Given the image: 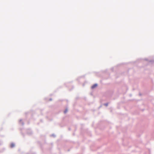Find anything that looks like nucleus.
<instances>
[{
  "label": "nucleus",
  "instance_id": "9b49d317",
  "mask_svg": "<svg viewBox=\"0 0 154 154\" xmlns=\"http://www.w3.org/2000/svg\"><path fill=\"white\" fill-rule=\"evenodd\" d=\"M145 60H146V61H148V59H145Z\"/></svg>",
  "mask_w": 154,
  "mask_h": 154
},
{
  "label": "nucleus",
  "instance_id": "39448f33",
  "mask_svg": "<svg viewBox=\"0 0 154 154\" xmlns=\"http://www.w3.org/2000/svg\"><path fill=\"white\" fill-rule=\"evenodd\" d=\"M67 112V109H66L65 110H64V113H66V112Z\"/></svg>",
  "mask_w": 154,
  "mask_h": 154
},
{
  "label": "nucleus",
  "instance_id": "f257e3e1",
  "mask_svg": "<svg viewBox=\"0 0 154 154\" xmlns=\"http://www.w3.org/2000/svg\"><path fill=\"white\" fill-rule=\"evenodd\" d=\"M27 133L29 135H30L32 134V132L30 130H29L27 131Z\"/></svg>",
  "mask_w": 154,
  "mask_h": 154
},
{
  "label": "nucleus",
  "instance_id": "20e7f679",
  "mask_svg": "<svg viewBox=\"0 0 154 154\" xmlns=\"http://www.w3.org/2000/svg\"><path fill=\"white\" fill-rule=\"evenodd\" d=\"M15 146V144L12 143H11L10 145V147L11 148H13V147H14Z\"/></svg>",
  "mask_w": 154,
  "mask_h": 154
},
{
  "label": "nucleus",
  "instance_id": "1a4fd4ad",
  "mask_svg": "<svg viewBox=\"0 0 154 154\" xmlns=\"http://www.w3.org/2000/svg\"><path fill=\"white\" fill-rule=\"evenodd\" d=\"M49 100L50 101H51L52 100V98H51L49 99Z\"/></svg>",
  "mask_w": 154,
  "mask_h": 154
},
{
  "label": "nucleus",
  "instance_id": "6e6552de",
  "mask_svg": "<svg viewBox=\"0 0 154 154\" xmlns=\"http://www.w3.org/2000/svg\"><path fill=\"white\" fill-rule=\"evenodd\" d=\"M113 67L112 68H111V70H112V71H113Z\"/></svg>",
  "mask_w": 154,
  "mask_h": 154
},
{
  "label": "nucleus",
  "instance_id": "f03ea898",
  "mask_svg": "<svg viewBox=\"0 0 154 154\" xmlns=\"http://www.w3.org/2000/svg\"><path fill=\"white\" fill-rule=\"evenodd\" d=\"M97 86V84H94L91 87L92 89H94Z\"/></svg>",
  "mask_w": 154,
  "mask_h": 154
},
{
  "label": "nucleus",
  "instance_id": "0eeeda50",
  "mask_svg": "<svg viewBox=\"0 0 154 154\" xmlns=\"http://www.w3.org/2000/svg\"><path fill=\"white\" fill-rule=\"evenodd\" d=\"M51 136H53V137H56V135L54 134H52L51 135Z\"/></svg>",
  "mask_w": 154,
  "mask_h": 154
},
{
  "label": "nucleus",
  "instance_id": "7ed1b4c3",
  "mask_svg": "<svg viewBox=\"0 0 154 154\" xmlns=\"http://www.w3.org/2000/svg\"><path fill=\"white\" fill-rule=\"evenodd\" d=\"M19 123L20 124H21L23 126L24 125V123L23 122H22V119H20V120Z\"/></svg>",
  "mask_w": 154,
  "mask_h": 154
},
{
  "label": "nucleus",
  "instance_id": "423d86ee",
  "mask_svg": "<svg viewBox=\"0 0 154 154\" xmlns=\"http://www.w3.org/2000/svg\"><path fill=\"white\" fill-rule=\"evenodd\" d=\"M108 103H106L104 104V105L106 106H108Z\"/></svg>",
  "mask_w": 154,
  "mask_h": 154
},
{
  "label": "nucleus",
  "instance_id": "9d476101",
  "mask_svg": "<svg viewBox=\"0 0 154 154\" xmlns=\"http://www.w3.org/2000/svg\"><path fill=\"white\" fill-rule=\"evenodd\" d=\"M149 62H152V60H149Z\"/></svg>",
  "mask_w": 154,
  "mask_h": 154
},
{
  "label": "nucleus",
  "instance_id": "f8f14e48",
  "mask_svg": "<svg viewBox=\"0 0 154 154\" xmlns=\"http://www.w3.org/2000/svg\"><path fill=\"white\" fill-rule=\"evenodd\" d=\"M70 129H70V128H69V130H70Z\"/></svg>",
  "mask_w": 154,
  "mask_h": 154
},
{
  "label": "nucleus",
  "instance_id": "ddd939ff",
  "mask_svg": "<svg viewBox=\"0 0 154 154\" xmlns=\"http://www.w3.org/2000/svg\"><path fill=\"white\" fill-rule=\"evenodd\" d=\"M139 95L140 96V95H141V94H140Z\"/></svg>",
  "mask_w": 154,
  "mask_h": 154
}]
</instances>
